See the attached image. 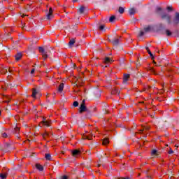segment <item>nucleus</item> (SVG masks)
Here are the masks:
<instances>
[{"mask_svg": "<svg viewBox=\"0 0 179 179\" xmlns=\"http://www.w3.org/2000/svg\"><path fill=\"white\" fill-rule=\"evenodd\" d=\"M111 37L113 36H109L108 40L110 41V43H111V44H113V45H118V44H120L121 42V36H115L113 38H111Z\"/></svg>", "mask_w": 179, "mask_h": 179, "instance_id": "f257e3e1", "label": "nucleus"}, {"mask_svg": "<svg viewBox=\"0 0 179 179\" xmlns=\"http://www.w3.org/2000/svg\"><path fill=\"white\" fill-rule=\"evenodd\" d=\"M38 50L40 54H41L44 60H45L48 58V55H47V50H45V49L44 48H43V46H39L38 48Z\"/></svg>", "mask_w": 179, "mask_h": 179, "instance_id": "f03ea898", "label": "nucleus"}, {"mask_svg": "<svg viewBox=\"0 0 179 179\" xmlns=\"http://www.w3.org/2000/svg\"><path fill=\"white\" fill-rule=\"evenodd\" d=\"M86 111H87V108L86 107V100L84 99L80 104L79 113L80 114H82V113Z\"/></svg>", "mask_w": 179, "mask_h": 179, "instance_id": "7ed1b4c3", "label": "nucleus"}, {"mask_svg": "<svg viewBox=\"0 0 179 179\" xmlns=\"http://www.w3.org/2000/svg\"><path fill=\"white\" fill-rule=\"evenodd\" d=\"M161 19H162V20H164V19H166L168 24H171V15L164 13L161 15Z\"/></svg>", "mask_w": 179, "mask_h": 179, "instance_id": "20e7f679", "label": "nucleus"}, {"mask_svg": "<svg viewBox=\"0 0 179 179\" xmlns=\"http://www.w3.org/2000/svg\"><path fill=\"white\" fill-rule=\"evenodd\" d=\"M75 38H72L69 41L68 43H66L64 41L59 42L57 45H73L75 44Z\"/></svg>", "mask_w": 179, "mask_h": 179, "instance_id": "39448f33", "label": "nucleus"}, {"mask_svg": "<svg viewBox=\"0 0 179 179\" xmlns=\"http://www.w3.org/2000/svg\"><path fill=\"white\" fill-rule=\"evenodd\" d=\"M87 11L88 10L86 6H81L78 8V13H80V15H86L87 13Z\"/></svg>", "mask_w": 179, "mask_h": 179, "instance_id": "423d86ee", "label": "nucleus"}, {"mask_svg": "<svg viewBox=\"0 0 179 179\" xmlns=\"http://www.w3.org/2000/svg\"><path fill=\"white\" fill-rule=\"evenodd\" d=\"M93 138V134L89 132H86L85 134L83 135V139H88L89 141H92Z\"/></svg>", "mask_w": 179, "mask_h": 179, "instance_id": "0eeeda50", "label": "nucleus"}, {"mask_svg": "<svg viewBox=\"0 0 179 179\" xmlns=\"http://www.w3.org/2000/svg\"><path fill=\"white\" fill-rule=\"evenodd\" d=\"M173 23L175 26H177V24H179V13H175V17L173 20Z\"/></svg>", "mask_w": 179, "mask_h": 179, "instance_id": "6e6552de", "label": "nucleus"}, {"mask_svg": "<svg viewBox=\"0 0 179 179\" xmlns=\"http://www.w3.org/2000/svg\"><path fill=\"white\" fill-rule=\"evenodd\" d=\"M37 41H38L37 38H32L29 39V42H30L31 45H36V44H37Z\"/></svg>", "mask_w": 179, "mask_h": 179, "instance_id": "1a4fd4ad", "label": "nucleus"}, {"mask_svg": "<svg viewBox=\"0 0 179 179\" xmlns=\"http://www.w3.org/2000/svg\"><path fill=\"white\" fill-rule=\"evenodd\" d=\"M157 29L158 31H162V30H164V25H163V24L162 23L158 24L157 26Z\"/></svg>", "mask_w": 179, "mask_h": 179, "instance_id": "9d476101", "label": "nucleus"}, {"mask_svg": "<svg viewBox=\"0 0 179 179\" xmlns=\"http://www.w3.org/2000/svg\"><path fill=\"white\" fill-rule=\"evenodd\" d=\"M80 155V150H74L72 151V155L74 157L79 156Z\"/></svg>", "mask_w": 179, "mask_h": 179, "instance_id": "9b49d317", "label": "nucleus"}, {"mask_svg": "<svg viewBox=\"0 0 179 179\" xmlns=\"http://www.w3.org/2000/svg\"><path fill=\"white\" fill-rule=\"evenodd\" d=\"M22 57H23V55H22L21 52H18L15 55V60L16 61H20V59H22Z\"/></svg>", "mask_w": 179, "mask_h": 179, "instance_id": "f8f14e48", "label": "nucleus"}, {"mask_svg": "<svg viewBox=\"0 0 179 179\" xmlns=\"http://www.w3.org/2000/svg\"><path fill=\"white\" fill-rule=\"evenodd\" d=\"M129 13L130 16H133V15H135V13H136V10L134 8H130L129 9Z\"/></svg>", "mask_w": 179, "mask_h": 179, "instance_id": "ddd939ff", "label": "nucleus"}, {"mask_svg": "<svg viewBox=\"0 0 179 179\" xmlns=\"http://www.w3.org/2000/svg\"><path fill=\"white\" fill-rule=\"evenodd\" d=\"M145 49H146L147 52H148L151 59H155V56H153V54L152 53V52H150V50H149V48L146 47Z\"/></svg>", "mask_w": 179, "mask_h": 179, "instance_id": "4468645a", "label": "nucleus"}, {"mask_svg": "<svg viewBox=\"0 0 179 179\" xmlns=\"http://www.w3.org/2000/svg\"><path fill=\"white\" fill-rule=\"evenodd\" d=\"M52 17H54V15H52V13H48L46 15V19L47 20H50V19H52Z\"/></svg>", "mask_w": 179, "mask_h": 179, "instance_id": "2eb2a0df", "label": "nucleus"}, {"mask_svg": "<svg viewBox=\"0 0 179 179\" xmlns=\"http://www.w3.org/2000/svg\"><path fill=\"white\" fill-rule=\"evenodd\" d=\"M128 79H129V74H124L123 77L124 83H125V82H128Z\"/></svg>", "mask_w": 179, "mask_h": 179, "instance_id": "dca6fc26", "label": "nucleus"}, {"mask_svg": "<svg viewBox=\"0 0 179 179\" xmlns=\"http://www.w3.org/2000/svg\"><path fill=\"white\" fill-rule=\"evenodd\" d=\"M36 167L38 170H39V171H43V170H44V167H43L41 164H36Z\"/></svg>", "mask_w": 179, "mask_h": 179, "instance_id": "f3484780", "label": "nucleus"}, {"mask_svg": "<svg viewBox=\"0 0 179 179\" xmlns=\"http://www.w3.org/2000/svg\"><path fill=\"white\" fill-rule=\"evenodd\" d=\"M111 94H120V91L117 88H114Z\"/></svg>", "mask_w": 179, "mask_h": 179, "instance_id": "a211bd4d", "label": "nucleus"}, {"mask_svg": "<svg viewBox=\"0 0 179 179\" xmlns=\"http://www.w3.org/2000/svg\"><path fill=\"white\" fill-rule=\"evenodd\" d=\"M36 94H37V90H36V88H34L32 90V95H31V96L34 97V99H36Z\"/></svg>", "mask_w": 179, "mask_h": 179, "instance_id": "6ab92c4d", "label": "nucleus"}, {"mask_svg": "<svg viewBox=\"0 0 179 179\" xmlns=\"http://www.w3.org/2000/svg\"><path fill=\"white\" fill-rule=\"evenodd\" d=\"M41 124L43 125H45L46 127H50V122L44 120L43 121L41 122Z\"/></svg>", "mask_w": 179, "mask_h": 179, "instance_id": "aec40b11", "label": "nucleus"}, {"mask_svg": "<svg viewBox=\"0 0 179 179\" xmlns=\"http://www.w3.org/2000/svg\"><path fill=\"white\" fill-rule=\"evenodd\" d=\"M118 12H119V13L122 15V13H124V12H125V8H124V7L120 6V7H119Z\"/></svg>", "mask_w": 179, "mask_h": 179, "instance_id": "412c9836", "label": "nucleus"}, {"mask_svg": "<svg viewBox=\"0 0 179 179\" xmlns=\"http://www.w3.org/2000/svg\"><path fill=\"white\" fill-rule=\"evenodd\" d=\"M113 59H111V58H110V57H105V60H104V62L106 63V64H108L109 62H113Z\"/></svg>", "mask_w": 179, "mask_h": 179, "instance_id": "4be33fe9", "label": "nucleus"}, {"mask_svg": "<svg viewBox=\"0 0 179 179\" xmlns=\"http://www.w3.org/2000/svg\"><path fill=\"white\" fill-rule=\"evenodd\" d=\"M6 177H8V173H0V178L6 179Z\"/></svg>", "mask_w": 179, "mask_h": 179, "instance_id": "5701e85b", "label": "nucleus"}, {"mask_svg": "<svg viewBox=\"0 0 179 179\" xmlns=\"http://www.w3.org/2000/svg\"><path fill=\"white\" fill-rule=\"evenodd\" d=\"M45 157L46 160H49V161L52 160L51 154H45Z\"/></svg>", "mask_w": 179, "mask_h": 179, "instance_id": "b1692460", "label": "nucleus"}, {"mask_svg": "<svg viewBox=\"0 0 179 179\" xmlns=\"http://www.w3.org/2000/svg\"><path fill=\"white\" fill-rule=\"evenodd\" d=\"M64 90V83H61L58 87L59 92H62Z\"/></svg>", "mask_w": 179, "mask_h": 179, "instance_id": "393cba45", "label": "nucleus"}, {"mask_svg": "<svg viewBox=\"0 0 179 179\" xmlns=\"http://www.w3.org/2000/svg\"><path fill=\"white\" fill-rule=\"evenodd\" d=\"M152 27L150 26H148L147 27L144 28V31H145V33H149V31H150Z\"/></svg>", "mask_w": 179, "mask_h": 179, "instance_id": "a878e982", "label": "nucleus"}, {"mask_svg": "<svg viewBox=\"0 0 179 179\" xmlns=\"http://www.w3.org/2000/svg\"><path fill=\"white\" fill-rule=\"evenodd\" d=\"M99 30H101V31H105L106 26H104V24H102V25L99 26Z\"/></svg>", "mask_w": 179, "mask_h": 179, "instance_id": "bb28decb", "label": "nucleus"}, {"mask_svg": "<svg viewBox=\"0 0 179 179\" xmlns=\"http://www.w3.org/2000/svg\"><path fill=\"white\" fill-rule=\"evenodd\" d=\"M156 12H157V13H159V12H163V8L162 7L157 6L156 8Z\"/></svg>", "mask_w": 179, "mask_h": 179, "instance_id": "cd10ccee", "label": "nucleus"}, {"mask_svg": "<svg viewBox=\"0 0 179 179\" xmlns=\"http://www.w3.org/2000/svg\"><path fill=\"white\" fill-rule=\"evenodd\" d=\"M109 141H108V138H104L103 141V145H108Z\"/></svg>", "mask_w": 179, "mask_h": 179, "instance_id": "c85d7f7f", "label": "nucleus"}, {"mask_svg": "<svg viewBox=\"0 0 179 179\" xmlns=\"http://www.w3.org/2000/svg\"><path fill=\"white\" fill-rule=\"evenodd\" d=\"M42 136H43V139H45V138H47V136H50V134H48V132H45V134H42Z\"/></svg>", "mask_w": 179, "mask_h": 179, "instance_id": "c756f323", "label": "nucleus"}, {"mask_svg": "<svg viewBox=\"0 0 179 179\" xmlns=\"http://www.w3.org/2000/svg\"><path fill=\"white\" fill-rule=\"evenodd\" d=\"M115 19V17L114 15H112L110 18H109V22L110 23H113V22H114V20Z\"/></svg>", "mask_w": 179, "mask_h": 179, "instance_id": "7c9ffc66", "label": "nucleus"}, {"mask_svg": "<svg viewBox=\"0 0 179 179\" xmlns=\"http://www.w3.org/2000/svg\"><path fill=\"white\" fill-rule=\"evenodd\" d=\"M166 36H171V31H170V30H169V29H166Z\"/></svg>", "mask_w": 179, "mask_h": 179, "instance_id": "2f4dec72", "label": "nucleus"}, {"mask_svg": "<svg viewBox=\"0 0 179 179\" xmlns=\"http://www.w3.org/2000/svg\"><path fill=\"white\" fill-rule=\"evenodd\" d=\"M71 29H73V30H78V24H74L71 27Z\"/></svg>", "mask_w": 179, "mask_h": 179, "instance_id": "473e14b6", "label": "nucleus"}, {"mask_svg": "<svg viewBox=\"0 0 179 179\" xmlns=\"http://www.w3.org/2000/svg\"><path fill=\"white\" fill-rule=\"evenodd\" d=\"M14 131H15V134H19V131H20V129H19V127H15Z\"/></svg>", "mask_w": 179, "mask_h": 179, "instance_id": "72a5a7b5", "label": "nucleus"}, {"mask_svg": "<svg viewBox=\"0 0 179 179\" xmlns=\"http://www.w3.org/2000/svg\"><path fill=\"white\" fill-rule=\"evenodd\" d=\"M73 106H74V107H78V106H79V102H78V101H74L73 102Z\"/></svg>", "mask_w": 179, "mask_h": 179, "instance_id": "f704fd0d", "label": "nucleus"}, {"mask_svg": "<svg viewBox=\"0 0 179 179\" xmlns=\"http://www.w3.org/2000/svg\"><path fill=\"white\" fill-rule=\"evenodd\" d=\"M6 98L7 99V100L4 101V103H9V101H10V97L6 96Z\"/></svg>", "mask_w": 179, "mask_h": 179, "instance_id": "c9c22d12", "label": "nucleus"}, {"mask_svg": "<svg viewBox=\"0 0 179 179\" xmlns=\"http://www.w3.org/2000/svg\"><path fill=\"white\" fill-rule=\"evenodd\" d=\"M143 34H145V32H143V31H141L138 34V37H142L143 36Z\"/></svg>", "mask_w": 179, "mask_h": 179, "instance_id": "e433bc0d", "label": "nucleus"}, {"mask_svg": "<svg viewBox=\"0 0 179 179\" xmlns=\"http://www.w3.org/2000/svg\"><path fill=\"white\" fill-rule=\"evenodd\" d=\"M1 136H2L3 138H8V134H7L6 133H2V134H1Z\"/></svg>", "mask_w": 179, "mask_h": 179, "instance_id": "4c0bfd02", "label": "nucleus"}, {"mask_svg": "<svg viewBox=\"0 0 179 179\" xmlns=\"http://www.w3.org/2000/svg\"><path fill=\"white\" fill-rule=\"evenodd\" d=\"M152 155H157V150H152Z\"/></svg>", "mask_w": 179, "mask_h": 179, "instance_id": "58836bf2", "label": "nucleus"}, {"mask_svg": "<svg viewBox=\"0 0 179 179\" xmlns=\"http://www.w3.org/2000/svg\"><path fill=\"white\" fill-rule=\"evenodd\" d=\"M15 85H12V84H8V87H10V89H12V87H15Z\"/></svg>", "mask_w": 179, "mask_h": 179, "instance_id": "ea45409f", "label": "nucleus"}, {"mask_svg": "<svg viewBox=\"0 0 179 179\" xmlns=\"http://www.w3.org/2000/svg\"><path fill=\"white\" fill-rule=\"evenodd\" d=\"M73 85H74V86H76V87H77V89H79L80 85H78V83H73Z\"/></svg>", "mask_w": 179, "mask_h": 179, "instance_id": "a19ab883", "label": "nucleus"}, {"mask_svg": "<svg viewBox=\"0 0 179 179\" xmlns=\"http://www.w3.org/2000/svg\"><path fill=\"white\" fill-rule=\"evenodd\" d=\"M166 9H167V10H169V11L173 10V8H172L171 7H170V6H168V7L166 8Z\"/></svg>", "mask_w": 179, "mask_h": 179, "instance_id": "79ce46f5", "label": "nucleus"}, {"mask_svg": "<svg viewBox=\"0 0 179 179\" xmlns=\"http://www.w3.org/2000/svg\"><path fill=\"white\" fill-rule=\"evenodd\" d=\"M150 71L152 73H155L156 71H155L154 68H150Z\"/></svg>", "mask_w": 179, "mask_h": 179, "instance_id": "37998d69", "label": "nucleus"}, {"mask_svg": "<svg viewBox=\"0 0 179 179\" xmlns=\"http://www.w3.org/2000/svg\"><path fill=\"white\" fill-rule=\"evenodd\" d=\"M61 179H68V177L66 175H64L61 177Z\"/></svg>", "mask_w": 179, "mask_h": 179, "instance_id": "c03bdc74", "label": "nucleus"}, {"mask_svg": "<svg viewBox=\"0 0 179 179\" xmlns=\"http://www.w3.org/2000/svg\"><path fill=\"white\" fill-rule=\"evenodd\" d=\"M173 153H174V151H173L172 150L169 151V155H173Z\"/></svg>", "mask_w": 179, "mask_h": 179, "instance_id": "a18cd8bd", "label": "nucleus"}, {"mask_svg": "<svg viewBox=\"0 0 179 179\" xmlns=\"http://www.w3.org/2000/svg\"><path fill=\"white\" fill-rule=\"evenodd\" d=\"M48 13H52V8H49V12Z\"/></svg>", "mask_w": 179, "mask_h": 179, "instance_id": "49530a36", "label": "nucleus"}, {"mask_svg": "<svg viewBox=\"0 0 179 179\" xmlns=\"http://www.w3.org/2000/svg\"><path fill=\"white\" fill-rule=\"evenodd\" d=\"M96 93H98L97 97H100V91L99 90H96Z\"/></svg>", "mask_w": 179, "mask_h": 179, "instance_id": "de8ad7c7", "label": "nucleus"}, {"mask_svg": "<svg viewBox=\"0 0 179 179\" xmlns=\"http://www.w3.org/2000/svg\"><path fill=\"white\" fill-rule=\"evenodd\" d=\"M34 72H35V70H34V69H33L31 71V75H33V73H34Z\"/></svg>", "mask_w": 179, "mask_h": 179, "instance_id": "09e8293b", "label": "nucleus"}, {"mask_svg": "<svg viewBox=\"0 0 179 179\" xmlns=\"http://www.w3.org/2000/svg\"><path fill=\"white\" fill-rule=\"evenodd\" d=\"M78 44L80 45L81 44H85V41H81Z\"/></svg>", "mask_w": 179, "mask_h": 179, "instance_id": "8fccbe9b", "label": "nucleus"}, {"mask_svg": "<svg viewBox=\"0 0 179 179\" xmlns=\"http://www.w3.org/2000/svg\"><path fill=\"white\" fill-rule=\"evenodd\" d=\"M6 148H9V147L10 146V144H9V143H6Z\"/></svg>", "mask_w": 179, "mask_h": 179, "instance_id": "3c124183", "label": "nucleus"}, {"mask_svg": "<svg viewBox=\"0 0 179 179\" xmlns=\"http://www.w3.org/2000/svg\"><path fill=\"white\" fill-rule=\"evenodd\" d=\"M78 0H73V3H75L76 2H78Z\"/></svg>", "mask_w": 179, "mask_h": 179, "instance_id": "603ef678", "label": "nucleus"}, {"mask_svg": "<svg viewBox=\"0 0 179 179\" xmlns=\"http://www.w3.org/2000/svg\"><path fill=\"white\" fill-rule=\"evenodd\" d=\"M150 129V127H145V129H147V130H149Z\"/></svg>", "mask_w": 179, "mask_h": 179, "instance_id": "864d4df0", "label": "nucleus"}, {"mask_svg": "<svg viewBox=\"0 0 179 179\" xmlns=\"http://www.w3.org/2000/svg\"><path fill=\"white\" fill-rule=\"evenodd\" d=\"M147 177H148V178L152 179V176H148Z\"/></svg>", "mask_w": 179, "mask_h": 179, "instance_id": "5fc2aeb1", "label": "nucleus"}, {"mask_svg": "<svg viewBox=\"0 0 179 179\" xmlns=\"http://www.w3.org/2000/svg\"><path fill=\"white\" fill-rule=\"evenodd\" d=\"M26 27V24H24V26L22 27V29H24Z\"/></svg>", "mask_w": 179, "mask_h": 179, "instance_id": "6e6d98bb", "label": "nucleus"}, {"mask_svg": "<svg viewBox=\"0 0 179 179\" xmlns=\"http://www.w3.org/2000/svg\"><path fill=\"white\" fill-rule=\"evenodd\" d=\"M24 16H27V15H22V17H24Z\"/></svg>", "mask_w": 179, "mask_h": 179, "instance_id": "4d7b16f0", "label": "nucleus"}, {"mask_svg": "<svg viewBox=\"0 0 179 179\" xmlns=\"http://www.w3.org/2000/svg\"><path fill=\"white\" fill-rule=\"evenodd\" d=\"M143 132V130H140V134H142Z\"/></svg>", "mask_w": 179, "mask_h": 179, "instance_id": "13d9d810", "label": "nucleus"}, {"mask_svg": "<svg viewBox=\"0 0 179 179\" xmlns=\"http://www.w3.org/2000/svg\"><path fill=\"white\" fill-rule=\"evenodd\" d=\"M153 64H155V65H156V62H155V61H153Z\"/></svg>", "mask_w": 179, "mask_h": 179, "instance_id": "bf43d9fd", "label": "nucleus"}, {"mask_svg": "<svg viewBox=\"0 0 179 179\" xmlns=\"http://www.w3.org/2000/svg\"><path fill=\"white\" fill-rule=\"evenodd\" d=\"M81 82H83V79H82V78H80Z\"/></svg>", "mask_w": 179, "mask_h": 179, "instance_id": "052dcab7", "label": "nucleus"}, {"mask_svg": "<svg viewBox=\"0 0 179 179\" xmlns=\"http://www.w3.org/2000/svg\"><path fill=\"white\" fill-rule=\"evenodd\" d=\"M69 48H72V45H70V46H69Z\"/></svg>", "mask_w": 179, "mask_h": 179, "instance_id": "680f3d73", "label": "nucleus"}, {"mask_svg": "<svg viewBox=\"0 0 179 179\" xmlns=\"http://www.w3.org/2000/svg\"><path fill=\"white\" fill-rule=\"evenodd\" d=\"M1 114H2V112L0 110V115H1Z\"/></svg>", "mask_w": 179, "mask_h": 179, "instance_id": "e2e57ef3", "label": "nucleus"}, {"mask_svg": "<svg viewBox=\"0 0 179 179\" xmlns=\"http://www.w3.org/2000/svg\"><path fill=\"white\" fill-rule=\"evenodd\" d=\"M98 167H100V164H98Z\"/></svg>", "mask_w": 179, "mask_h": 179, "instance_id": "0e129e2a", "label": "nucleus"}, {"mask_svg": "<svg viewBox=\"0 0 179 179\" xmlns=\"http://www.w3.org/2000/svg\"><path fill=\"white\" fill-rule=\"evenodd\" d=\"M81 75H83V73H81Z\"/></svg>", "mask_w": 179, "mask_h": 179, "instance_id": "69168bd1", "label": "nucleus"}, {"mask_svg": "<svg viewBox=\"0 0 179 179\" xmlns=\"http://www.w3.org/2000/svg\"><path fill=\"white\" fill-rule=\"evenodd\" d=\"M15 44H17V42H16Z\"/></svg>", "mask_w": 179, "mask_h": 179, "instance_id": "338daca9", "label": "nucleus"}, {"mask_svg": "<svg viewBox=\"0 0 179 179\" xmlns=\"http://www.w3.org/2000/svg\"><path fill=\"white\" fill-rule=\"evenodd\" d=\"M1 44H5V43H2Z\"/></svg>", "mask_w": 179, "mask_h": 179, "instance_id": "774afa93", "label": "nucleus"}]
</instances>
